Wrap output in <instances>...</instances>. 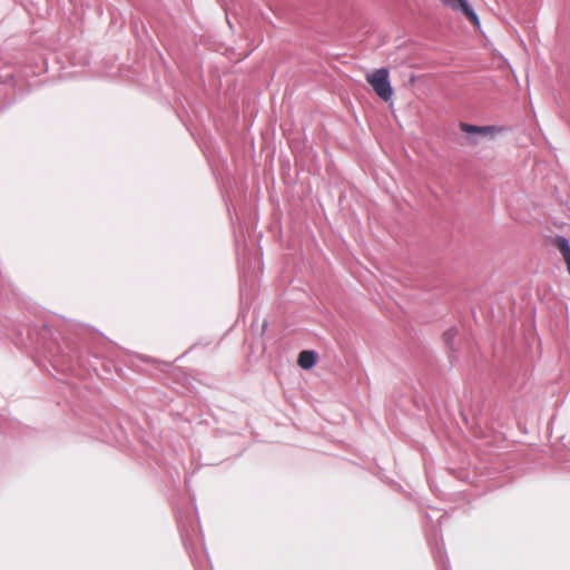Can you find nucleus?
I'll return each instance as SVG.
<instances>
[{
	"mask_svg": "<svg viewBox=\"0 0 570 570\" xmlns=\"http://www.w3.org/2000/svg\"><path fill=\"white\" fill-rule=\"evenodd\" d=\"M389 77L390 72L386 68L376 69L366 76V81L371 85L375 94L384 101H389L393 96V89Z\"/></svg>",
	"mask_w": 570,
	"mask_h": 570,
	"instance_id": "1",
	"label": "nucleus"
},
{
	"mask_svg": "<svg viewBox=\"0 0 570 570\" xmlns=\"http://www.w3.org/2000/svg\"><path fill=\"white\" fill-rule=\"evenodd\" d=\"M444 7L462 12L466 19L474 26L479 27L480 21L475 12L472 10L466 0H439Z\"/></svg>",
	"mask_w": 570,
	"mask_h": 570,
	"instance_id": "2",
	"label": "nucleus"
},
{
	"mask_svg": "<svg viewBox=\"0 0 570 570\" xmlns=\"http://www.w3.org/2000/svg\"><path fill=\"white\" fill-rule=\"evenodd\" d=\"M460 129L469 135L476 134L481 136L494 135L501 131V129L495 126H474L466 122H461Z\"/></svg>",
	"mask_w": 570,
	"mask_h": 570,
	"instance_id": "3",
	"label": "nucleus"
},
{
	"mask_svg": "<svg viewBox=\"0 0 570 570\" xmlns=\"http://www.w3.org/2000/svg\"><path fill=\"white\" fill-rule=\"evenodd\" d=\"M297 363L302 368L309 370L316 363V354L313 351H302L298 354Z\"/></svg>",
	"mask_w": 570,
	"mask_h": 570,
	"instance_id": "4",
	"label": "nucleus"
},
{
	"mask_svg": "<svg viewBox=\"0 0 570 570\" xmlns=\"http://www.w3.org/2000/svg\"><path fill=\"white\" fill-rule=\"evenodd\" d=\"M556 246L562 254L564 261L570 259V242L566 236L558 235L554 240Z\"/></svg>",
	"mask_w": 570,
	"mask_h": 570,
	"instance_id": "5",
	"label": "nucleus"
},
{
	"mask_svg": "<svg viewBox=\"0 0 570 570\" xmlns=\"http://www.w3.org/2000/svg\"><path fill=\"white\" fill-rule=\"evenodd\" d=\"M566 264H567V267H568V272H569V275H570V258L568 261H564Z\"/></svg>",
	"mask_w": 570,
	"mask_h": 570,
	"instance_id": "6",
	"label": "nucleus"
}]
</instances>
